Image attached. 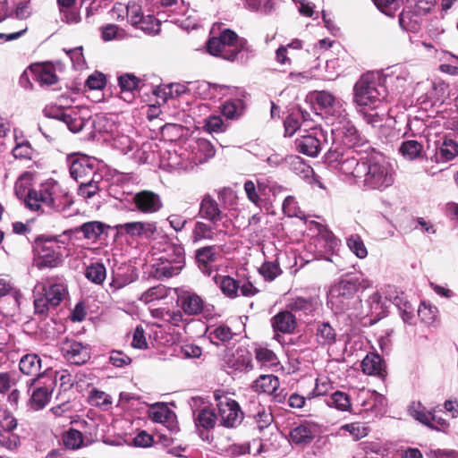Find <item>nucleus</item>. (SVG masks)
Here are the masks:
<instances>
[{"instance_id":"23","label":"nucleus","mask_w":458,"mask_h":458,"mask_svg":"<svg viewBox=\"0 0 458 458\" xmlns=\"http://www.w3.org/2000/svg\"><path fill=\"white\" fill-rule=\"evenodd\" d=\"M64 358L71 363L81 365L90 359V352L87 345L76 341L66 342L63 348Z\"/></svg>"},{"instance_id":"33","label":"nucleus","mask_w":458,"mask_h":458,"mask_svg":"<svg viewBox=\"0 0 458 458\" xmlns=\"http://www.w3.org/2000/svg\"><path fill=\"white\" fill-rule=\"evenodd\" d=\"M336 331L328 322H318L315 330L316 342L321 346H329L336 342Z\"/></svg>"},{"instance_id":"17","label":"nucleus","mask_w":458,"mask_h":458,"mask_svg":"<svg viewBox=\"0 0 458 458\" xmlns=\"http://www.w3.org/2000/svg\"><path fill=\"white\" fill-rule=\"evenodd\" d=\"M320 433V427L317 423L305 421L291 428L289 441L295 445H307L318 437Z\"/></svg>"},{"instance_id":"39","label":"nucleus","mask_w":458,"mask_h":458,"mask_svg":"<svg viewBox=\"0 0 458 458\" xmlns=\"http://www.w3.org/2000/svg\"><path fill=\"white\" fill-rule=\"evenodd\" d=\"M19 368L24 375L38 376V377L42 376L40 375L41 359L35 353L22 356L19 363Z\"/></svg>"},{"instance_id":"25","label":"nucleus","mask_w":458,"mask_h":458,"mask_svg":"<svg viewBox=\"0 0 458 458\" xmlns=\"http://www.w3.org/2000/svg\"><path fill=\"white\" fill-rule=\"evenodd\" d=\"M116 229L132 237H150L157 231L155 222H129L116 225Z\"/></svg>"},{"instance_id":"45","label":"nucleus","mask_w":458,"mask_h":458,"mask_svg":"<svg viewBox=\"0 0 458 458\" xmlns=\"http://www.w3.org/2000/svg\"><path fill=\"white\" fill-rule=\"evenodd\" d=\"M253 387L258 392L274 394L279 387V380L274 375H262L254 381Z\"/></svg>"},{"instance_id":"53","label":"nucleus","mask_w":458,"mask_h":458,"mask_svg":"<svg viewBox=\"0 0 458 458\" xmlns=\"http://www.w3.org/2000/svg\"><path fill=\"white\" fill-rule=\"evenodd\" d=\"M101 179L91 177L89 180L81 181L79 183L78 194L84 199H90L99 191V182Z\"/></svg>"},{"instance_id":"56","label":"nucleus","mask_w":458,"mask_h":458,"mask_svg":"<svg viewBox=\"0 0 458 458\" xmlns=\"http://www.w3.org/2000/svg\"><path fill=\"white\" fill-rule=\"evenodd\" d=\"M378 109L379 108L360 107L359 112L362 114L364 120L368 124H370L373 127H377L380 125V123L384 120V116L386 115V112L377 111Z\"/></svg>"},{"instance_id":"4","label":"nucleus","mask_w":458,"mask_h":458,"mask_svg":"<svg viewBox=\"0 0 458 458\" xmlns=\"http://www.w3.org/2000/svg\"><path fill=\"white\" fill-rule=\"evenodd\" d=\"M246 46V39L239 38L229 29L223 30L217 37L213 36L207 42V49L210 55L230 62L238 60L243 62V51Z\"/></svg>"},{"instance_id":"7","label":"nucleus","mask_w":458,"mask_h":458,"mask_svg":"<svg viewBox=\"0 0 458 458\" xmlns=\"http://www.w3.org/2000/svg\"><path fill=\"white\" fill-rule=\"evenodd\" d=\"M35 313L47 315L50 308L57 307L67 295V287L61 282H48L41 287L35 288Z\"/></svg>"},{"instance_id":"11","label":"nucleus","mask_w":458,"mask_h":458,"mask_svg":"<svg viewBox=\"0 0 458 458\" xmlns=\"http://www.w3.org/2000/svg\"><path fill=\"white\" fill-rule=\"evenodd\" d=\"M34 251L39 268L55 267L62 262V247L54 239L38 240L34 245Z\"/></svg>"},{"instance_id":"44","label":"nucleus","mask_w":458,"mask_h":458,"mask_svg":"<svg viewBox=\"0 0 458 458\" xmlns=\"http://www.w3.org/2000/svg\"><path fill=\"white\" fill-rule=\"evenodd\" d=\"M105 228L106 225L104 223L90 221L82 224L74 231L82 233L85 239L95 242L104 233Z\"/></svg>"},{"instance_id":"18","label":"nucleus","mask_w":458,"mask_h":458,"mask_svg":"<svg viewBox=\"0 0 458 458\" xmlns=\"http://www.w3.org/2000/svg\"><path fill=\"white\" fill-rule=\"evenodd\" d=\"M316 100L321 109L332 116L334 120L344 117L347 114L344 101L329 91H318L316 93Z\"/></svg>"},{"instance_id":"64","label":"nucleus","mask_w":458,"mask_h":458,"mask_svg":"<svg viewBox=\"0 0 458 458\" xmlns=\"http://www.w3.org/2000/svg\"><path fill=\"white\" fill-rule=\"evenodd\" d=\"M281 272L279 265L275 261L265 262L259 268V273L267 281H273Z\"/></svg>"},{"instance_id":"60","label":"nucleus","mask_w":458,"mask_h":458,"mask_svg":"<svg viewBox=\"0 0 458 458\" xmlns=\"http://www.w3.org/2000/svg\"><path fill=\"white\" fill-rule=\"evenodd\" d=\"M373 2L381 13L393 17L401 7L402 0H373Z\"/></svg>"},{"instance_id":"62","label":"nucleus","mask_w":458,"mask_h":458,"mask_svg":"<svg viewBox=\"0 0 458 458\" xmlns=\"http://www.w3.org/2000/svg\"><path fill=\"white\" fill-rule=\"evenodd\" d=\"M301 114L298 113L290 114L284 120V135L292 137L298 130L301 129Z\"/></svg>"},{"instance_id":"8","label":"nucleus","mask_w":458,"mask_h":458,"mask_svg":"<svg viewBox=\"0 0 458 458\" xmlns=\"http://www.w3.org/2000/svg\"><path fill=\"white\" fill-rule=\"evenodd\" d=\"M217 407V420L225 428H235L241 424L243 413L238 403L222 390L214 392Z\"/></svg>"},{"instance_id":"13","label":"nucleus","mask_w":458,"mask_h":458,"mask_svg":"<svg viewBox=\"0 0 458 458\" xmlns=\"http://www.w3.org/2000/svg\"><path fill=\"white\" fill-rule=\"evenodd\" d=\"M71 177L80 182L91 177L101 179V174L96 173V161L87 156H69L67 157Z\"/></svg>"},{"instance_id":"59","label":"nucleus","mask_w":458,"mask_h":458,"mask_svg":"<svg viewBox=\"0 0 458 458\" xmlns=\"http://www.w3.org/2000/svg\"><path fill=\"white\" fill-rule=\"evenodd\" d=\"M64 443L69 449H79L82 446L83 436L79 430L72 428L64 435Z\"/></svg>"},{"instance_id":"27","label":"nucleus","mask_w":458,"mask_h":458,"mask_svg":"<svg viewBox=\"0 0 458 458\" xmlns=\"http://www.w3.org/2000/svg\"><path fill=\"white\" fill-rule=\"evenodd\" d=\"M296 318L291 310L281 311L271 318V326L275 332L291 334L296 327Z\"/></svg>"},{"instance_id":"12","label":"nucleus","mask_w":458,"mask_h":458,"mask_svg":"<svg viewBox=\"0 0 458 458\" xmlns=\"http://www.w3.org/2000/svg\"><path fill=\"white\" fill-rule=\"evenodd\" d=\"M327 132L325 130L314 128L304 131V134L296 138L294 144L298 152L314 157L319 154L323 145L327 144Z\"/></svg>"},{"instance_id":"42","label":"nucleus","mask_w":458,"mask_h":458,"mask_svg":"<svg viewBox=\"0 0 458 458\" xmlns=\"http://www.w3.org/2000/svg\"><path fill=\"white\" fill-rule=\"evenodd\" d=\"M208 335L213 344L219 345L228 343L233 336L231 328L225 325L208 328Z\"/></svg>"},{"instance_id":"43","label":"nucleus","mask_w":458,"mask_h":458,"mask_svg":"<svg viewBox=\"0 0 458 458\" xmlns=\"http://www.w3.org/2000/svg\"><path fill=\"white\" fill-rule=\"evenodd\" d=\"M167 166L172 170H187L193 166L185 152L178 153L176 150L167 151Z\"/></svg>"},{"instance_id":"22","label":"nucleus","mask_w":458,"mask_h":458,"mask_svg":"<svg viewBox=\"0 0 458 458\" xmlns=\"http://www.w3.org/2000/svg\"><path fill=\"white\" fill-rule=\"evenodd\" d=\"M360 398L363 411H370L374 416L382 414L387 405L386 398L376 391L363 390L360 394Z\"/></svg>"},{"instance_id":"30","label":"nucleus","mask_w":458,"mask_h":458,"mask_svg":"<svg viewBox=\"0 0 458 458\" xmlns=\"http://www.w3.org/2000/svg\"><path fill=\"white\" fill-rule=\"evenodd\" d=\"M408 79L409 73L404 70H400L398 72L395 71L382 76L386 92L387 91V88H390V90L394 94L400 93L404 89Z\"/></svg>"},{"instance_id":"49","label":"nucleus","mask_w":458,"mask_h":458,"mask_svg":"<svg viewBox=\"0 0 458 458\" xmlns=\"http://www.w3.org/2000/svg\"><path fill=\"white\" fill-rule=\"evenodd\" d=\"M219 205L224 210L232 209L237 204V193L231 188L224 187L216 191Z\"/></svg>"},{"instance_id":"16","label":"nucleus","mask_w":458,"mask_h":458,"mask_svg":"<svg viewBox=\"0 0 458 458\" xmlns=\"http://www.w3.org/2000/svg\"><path fill=\"white\" fill-rule=\"evenodd\" d=\"M221 224L214 222L197 221L191 232L193 243L202 241H216L226 234V229Z\"/></svg>"},{"instance_id":"21","label":"nucleus","mask_w":458,"mask_h":458,"mask_svg":"<svg viewBox=\"0 0 458 458\" xmlns=\"http://www.w3.org/2000/svg\"><path fill=\"white\" fill-rule=\"evenodd\" d=\"M385 299L394 304L405 323H412L415 307L407 301L406 296L403 293L398 294L394 287L387 286Z\"/></svg>"},{"instance_id":"46","label":"nucleus","mask_w":458,"mask_h":458,"mask_svg":"<svg viewBox=\"0 0 458 458\" xmlns=\"http://www.w3.org/2000/svg\"><path fill=\"white\" fill-rule=\"evenodd\" d=\"M458 155V144L453 140H445L436 152L437 162L452 160Z\"/></svg>"},{"instance_id":"35","label":"nucleus","mask_w":458,"mask_h":458,"mask_svg":"<svg viewBox=\"0 0 458 458\" xmlns=\"http://www.w3.org/2000/svg\"><path fill=\"white\" fill-rule=\"evenodd\" d=\"M422 18L410 6H407L399 15V25L406 31L417 32L420 28Z\"/></svg>"},{"instance_id":"1","label":"nucleus","mask_w":458,"mask_h":458,"mask_svg":"<svg viewBox=\"0 0 458 458\" xmlns=\"http://www.w3.org/2000/svg\"><path fill=\"white\" fill-rule=\"evenodd\" d=\"M32 174L23 173L15 182L14 192L19 199H23L25 207L31 211H40L46 205L52 210L65 213L73 200L68 191L54 179L42 182L38 189H30Z\"/></svg>"},{"instance_id":"9","label":"nucleus","mask_w":458,"mask_h":458,"mask_svg":"<svg viewBox=\"0 0 458 458\" xmlns=\"http://www.w3.org/2000/svg\"><path fill=\"white\" fill-rule=\"evenodd\" d=\"M22 293L14 281L9 276H0V311L4 316H13L17 313Z\"/></svg>"},{"instance_id":"19","label":"nucleus","mask_w":458,"mask_h":458,"mask_svg":"<svg viewBox=\"0 0 458 458\" xmlns=\"http://www.w3.org/2000/svg\"><path fill=\"white\" fill-rule=\"evenodd\" d=\"M358 290L357 280L343 279L336 284L330 291V298L341 309H348L350 300L352 299Z\"/></svg>"},{"instance_id":"54","label":"nucleus","mask_w":458,"mask_h":458,"mask_svg":"<svg viewBox=\"0 0 458 458\" xmlns=\"http://www.w3.org/2000/svg\"><path fill=\"white\" fill-rule=\"evenodd\" d=\"M349 250L359 259H365L368 256V250L361 237L357 234L350 235L346 240Z\"/></svg>"},{"instance_id":"47","label":"nucleus","mask_w":458,"mask_h":458,"mask_svg":"<svg viewBox=\"0 0 458 458\" xmlns=\"http://www.w3.org/2000/svg\"><path fill=\"white\" fill-rule=\"evenodd\" d=\"M422 150V145L415 140L403 141L399 147V152L405 159L410 161L420 157Z\"/></svg>"},{"instance_id":"52","label":"nucleus","mask_w":458,"mask_h":458,"mask_svg":"<svg viewBox=\"0 0 458 458\" xmlns=\"http://www.w3.org/2000/svg\"><path fill=\"white\" fill-rule=\"evenodd\" d=\"M35 77L41 84L48 86L56 83L58 81L54 67L50 65H41L37 67L35 70Z\"/></svg>"},{"instance_id":"55","label":"nucleus","mask_w":458,"mask_h":458,"mask_svg":"<svg viewBox=\"0 0 458 458\" xmlns=\"http://www.w3.org/2000/svg\"><path fill=\"white\" fill-rule=\"evenodd\" d=\"M85 276L92 283L100 284L106 276V267L102 263H93L87 267Z\"/></svg>"},{"instance_id":"34","label":"nucleus","mask_w":458,"mask_h":458,"mask_svg":"<svg viewBox=\"0 0 458 458\" xmlns=\"http://www.w3.org/2000/svg\"><path fill=\"white\" fill-rule=\"evenodd\" d=\"M180 306L185 314L195 316L202 312L204 301L198 294L190 293L181 296Z\"/></svg>"},{"instance_id":"48","label":"nucleus","mask_w":458,"mask_h":458,"mask_svg":"<svg viewBox=\"0 0 458 458\" xmlns=\"http://www.w3.org/2000/svg\"><path fill=\"white\" fill-rule=\"evenodd\" d=\"M228 366L235 370H246L251 369L250 354L244 350H237L233 358L227 360Z\"/></svg>"},{"instance_id":"31","label":"nucleus","mask_w":458,"mask_h":458,"mask_svg":"<svg viewBox=\"0 0 458 458\" xmlns=\"http://www.w3.org/2000/svg\"><path fill=\"white\" fill-rule=\"evenodd\" d=\"M214 282L225 296L230 299H235L239 296V280L229 276L216 275L214 276Z\"/></svg>"},{"instance_id":"58","label":"nucleus","mask_w":458,"mask_h":458,"mask_svg":"<svg viewBox=\"0 0 458 458\" xmlns=\"http://www.w3.org/2000/svg\"><path fill=\"white\" fill-rule=\"evenodd\" d=\"M12 153L16 159L31 160L35 154V150L28 140H24L22 142L16 143Z\"/></svg>"},{"instance_id":"14","label":"nucleus","mask_w":458,"mask_h":458,"mask_svg":"<svg viewBox=\"0 0 458 458\" xmlns=\"http://www.w3.org/2000/svg\"><path fill=\"white\" fill-rule=\"evenodd\" d=\"M198 216L208 222L221 224L223 227H229L231 224L227 214L225 213L219 203L209 193H206L202 197Z\"/></svg>"},{"instance_id":"37","label":"nucleus","mask_w":458,"mask_h":458,"mask_svg":"<svg viewBox=\"0 0 458 458\" xmlns=\"http://www.w3.org/2000/svg\"><path fill=\"white\" fill-rule=\"evenodd\" d=\"M194 423L197 428L211 429L217 421V416L209 407L193 411Z\"/></svg>"},{"instance_id":"41","label":"nucleus","mask_w":458,"mask_h":458,"mask_svg":"<svg viewBox=\"0 0 458 458\" xmlns=\"http://www.w3.org/2000/svg\"><path fill=\"white\" fill-rule=\"evenodd\" d=\"M186 11L187 8L182 1L178 11L174 14H168V17L171 19L170 21L186 30L195 29L197 27V21L191 15L185 16Z\"/></svg>"},{"instance_id":"10","label":"nucleus","mask_w":458,"mask_h":458,"mask_svg":"<svg viewBox=\"0 0 458 458\" xmlns=\"http://www.w3.org/2000/svg\"><path fill=\"white\" fill-rule=\"evenodd\" d=\"M27 385L34 386L29 403L30 408L35 411L45 408L51 399L55 380L50 376H41L30 379Z\"/></svg>"},{"instance_id":"20","label":"nucleus","mask_w":458,"mask_h":458,"mask_svg":"<svg viewBox=\"0 0 458 458\" xmlns=\"http://www.w3.org/2000/svg\"><path fill=\"white\" fill-rule=\"evenodd\" d=\"M136 208L144 214H152L159 211L163 207L160 196L151 191L143 190L137 192L132 199Z\"/></svg>"},{"instance_id":"6","label":"nucleus","mask_w":458,"mask_h":458,"mask_svg":"<svg viewBox=\"0 0 458 458\" xmlns=\"http://www.w3.org/2000/svg\"><path fill=\"white\" fill-rule=\"evenodd\" d=\"M331 140L330 147L338 145L339 148H356L367 145L347 114L332 121Z\"/></svg>"},{"instance_id":"5","label":"nucleus","mask_w":458,"mask_h":458,"mask_svg":"<svg viewBox=\"0 0 458 458\" xmlns=\"http://www.w3.org/2000/svg\"><path fill=\"white\" fill-rule=\"evenodd\" d=\"M326 160L345 175H352L356 179L362 178L366 156H360L355 148H339L338 145L329 147Z\"/></svg>"},{"instance_id":"50","label":"nucleus","mask_w":458,"mask_h":458,"mask_svg":"<svg viewBox=\"0 0 458 458\" xmlns=\"http://www.w3.org/2000/svg\"><path fill=\"white\" fill-rule=\"evenodd\" d=\"M327 403L330 407L345 411L351 408V401L349 395L341 391H335L327 400Z\"/></svg>"},{"instance_id":"29","label":"nucleus","mask_w":458,"mask_h":458,"mask_svg":"<svg viewBox=\"0 0 458 458\" xmlns=\"http://www.w3.org/2000/svg\"><path fill=\"white\" fill-rule=\"evenodd\" d=\"M318 305V299L315 297H295L292 298L287 304L291 312L301 313L303 315H312Z\"/></svg>"},{"instance_id":"2","label":"nucleus","mask_w":458,"mask_h":458,"mask_svg":"<svg viewBox=\"0 0 458 458\" xmlns=\"http://www.w3.org/2000/svg\"><path fill=\"white\" fill-rule=\"evenodd\" d=\"M365 171L362 173L363 187L367 190L384 191L394 182L392 164L379 153L366 155Z\"/></svg>"},{"instance_id":"26","label":"nucleus","mask_w":458,"mask_h":458,"mask_svg":"<svg viewBox=\"0 0 458 458\" xmlns=\"http://www.w3.org/2000/svg\"><path fill=\"white\" fill-rule=\"evenodd\" d=\"M149 417L153 421L165 425L171 431L176 428V415L165 403L153 404L149 410Z\"/></svg>"},{"instance_id":"61","label":"nucleus","mask_w":458,"mask_h":458,"mask_svg":"<svg viewBox=\"0 0 458 458\" xmlns=\"http://www.w3.org/2000/svg\"><path fill=\"white\" fill-rule=\"evenodd\" d=\"M63 123L66 124L67 128L72 132H79L82 130L84 126V121L82 120V118L80 117L77 112H75L72 109L69 110L66 116H64Z\"/></svg>"},{"instance_id":"15","label":"nucleus","mask_w":458,"mask_h":458,"mask_svg":"<svg viewBox=\"0 0 458 458\" xmlns=\"http://www.w3.org/2000/svg\"><path fill=\"white\" fill-rule=\"evenodd\" d=\"M408 412L413 419L428 427L429 428L438 431H445L449 427L446 420L437 416L435 410L427 411L420 402H413L409 406Z\"/></svg>"},{"instance_id":"38","label":"nucleus","mask_w":458,"mask_h":458,"mask_svg":"<svg viewBox=\"0 0 458 458\" xmlns=\"http://www.w3.org/2000/svg\"><path fill=\"white\" fill-rule=\"evenodd\" d=\"M216 254L214 246L203 247L196 251V259L199 263V267L205 275H211V264L216 260Z\"/></svg>"},{"instance_id":"40","label":"nucleus","mask_w":458,"mask_h":458,"mask_svg":"<svg viewBox=\"0 0 458 458\" xmlns=\"http://www.w3.org/2000/svg\"><path fill=\"white\" fill-rule=\"evenodd\" d=\"M361 369L367 375L383 377L385 370L381 357L374 352L368 353L361 361Z\"/></svg>"},{"instance_id":"24","label":"nucleus","mask_w":458,"mask_h":458,"mask_svg":"<svg viewBox=\"0 0 458 458\" xmlns=\"http://www.w3.org/2000/svg\"><path fill=\"white\" fill-rule=\"evenodd\" d=\"M127 18L132 26L139 28L148 33L157 32V29L155 30L154 27L157 25L155 23V20L152 16L148 15L144 16L141 11L140 6L132 4L127 5Z\"/></svg>"},{"instance_id":"28","label":"nucleus","mask_w":458,"mask_h":458,"mask_svg":"<svg viewBox=\"0 0 458 458\" xmlns=\"http://www.w3.org/2000/svg\"><path fill=\"white\" fill-rule=\"evenodd\" d=\"M253 407H250L249 416L254 420L255 424L259 431L268 428L273 422V415L268 408L260 404L259 402L252 403Z\"/></svg>"},{"instance_id":"57","label":"nucleus","mask_w":458,"mask_h":458,"mask_svg":"<svg viewBox=\"0 0 458 458\" xmlns=\"http://www.w3.org/2000/svg\"><path fill=\"white\" fill-rule=\"evenodd\" d=\"M112 146L114 148L119 150L121 153L126 155L132 151L137 145L131 139L124 134H117L112 138Z\"/></svg>"},{"instance_id":"3","label":"nucleus","mask_w":458,"mask_h":458,"mask_svg":"<svg viewBox=\"0 0 458 458\" xmlns=\"http://www.w3.org/2000/svg\"><path fill=\"white\" fill-rule=\"evenodd\" d=\"M378 72L363 74L353 88V102L359 107L380 108L386 98V87Z\"/></svg>"},{"instance_id":"32","label":"nucleus","mask_w":458,"mask_h":458,"mask_svg":"<svg viewBox=\"0 0 458 458\" xmlns=\"http://www.w3.org/2000/svg\"><path fill=\"white\" fill-rule=\"evenodd\" d=\"M56 3L62 21L68 24L80 22V12L74 7L76 0H56Z\"/></svg>"},{"instance_id":"36","label":"nucleus","mask_w":458,"mask_h":458,"mask_svg":"<svg viewBox=\"0 0 458 458\" xmlns=\"http://www.w3.org/2000/svg\"><path fill=\"white\" fill-rule=\"evenodd\" d=\"M182 267L183 258L182 256H178V260L174 263H172L169 260H164L156 265V276L159 279L170 278L178 275Z\"/></svg>"},{"instance_id":"63","label":"nucleus","mask_w":458,"mask_h":458,"mask_svg":"<svg viewBox=\"0 0 458 458\" xmlns=\"http://www.w3.org/2000/svg\"><path fill=\"white\" fill-rule=\"evenodd\" d=\"M21 444L20 437L9 430L0 431V445L13 450Z\"/></svg>"},{"instance_id":"51","label":"nucleus","mask_w":458,"mask_h":458,"mask_svg":"<svg viewBox=\"0 0 458 458\" xmlns=\"http://www.w3.org/2000/svg\"><path fill=\"white\" fill-rule=\"evenodd\" d=\"M89 403L104 411H107L112 406V397L104 391L93 389L89 396Z\"/></svg>"}]
</instances>
